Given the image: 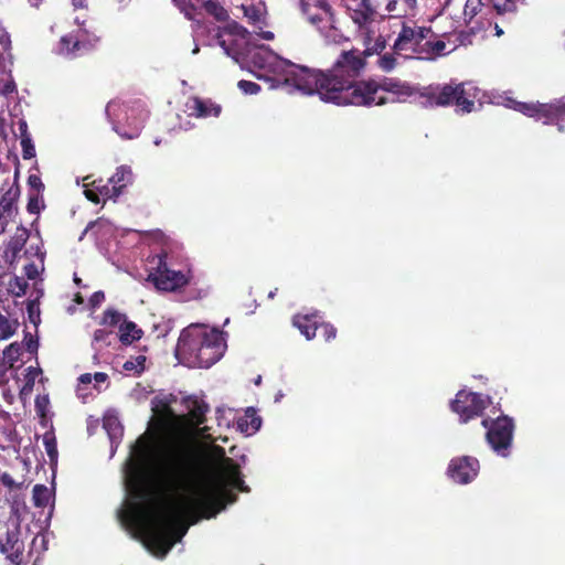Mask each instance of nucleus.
I'll return each instance as SVG.
<instances>
[{
    "instance_id": "f8f14e48",
    "label": "nucleus",
    "mask_w": 565,
    "mask_h": 565,
    "mask_svg": "<svg viewBox=\"0 0 565 565\" xmlns=\"http://www.w3.org/2000/svg\"><path fill=\"white\" fill-rule=\"evenodd\" d=\"M300 10L307 21L319 31H328L334 28L335 19L332 7L324 0H316L315 4L309 1H300Z\"/></svg>"
},
{
    "instance_id": "7ed1b4c3",
    "label": "nucleus",
    "mask_w": 565,
    "mask_h": 565,
    "mask_svg": "<svg viewBox=\"0 0 565 565\" xmlns=\"http://www.w3.org/2000/svg\"><path fill=\"white\" fill-rule=\"evenodd\" d=\"M225 348L223 333L216 329L183 330L178 339L177 352L194 356L201 367H210L223 355Z\"/></svg>"
},
{
    "instance_id": "423d86ee",
    "label": "nucleus",
    "mask_w": 565,
    "mask_h": 565,
    "mask_svg": "<svg viewBox=\"0 0 565 565\" xmlns=\"http://www.w3.org/2000/svg\"><path fill=\"white\" fill-rule=\"evenodd\" d=\"M481 424L487 428L486 440L492 450L502 457H508L515 428L513 419L501 415L495 419L484 418Z\"/></svg>"
},
{
    "instance_id": "79ce46f5",
    "label": "nucleus",
    "mask_w": 565,
    "mask_h": 565,
    "mask_svg": "<svg viewBox=\"0 0 565 565\" xmlns=\"http://www.w3.org/2000/svg\"><path fill=\"white\" fill-rule=\"evenodd\" d=\"M22 345L25 347L28 352L33 354L38 352L39 342L38 339L34 338L30 332H25Z\"/></svg>"
},
{
    "instance_id": "ea45409f",
    "label": "nucleus",
    "mask_w": 565,
    "mask_h": 565,
    "mask_svg": "<svg viewBox=\"0 0 565 565\" xmlns=\"http://www.w3.org/2000/svg\"><path fill=\"white\" fill-rule=\"evenodd\" d=\"M10 288L17 296H22L26 291L28 282L24 278L14 277L13 280L10 281Z\"/></svg>"
},
{
    "instance_id": "49530a36",
    "label": "nucleus",
    "mask_w": 565,
    "mask_h": 565,
    "mask_svg": "<svg viewBox=\"0 0 565 565\" xmlns=\"http://www.w3.org/2000/svg\"><path fill=\"white\" fill-rule=\"evenodd\" d=\"M0 481L4 487L9 488L10 490L19 489L21 487V483L15 482L11 475L8 472H3L0 476Z\"/></svg>"
},
{
    "instance_id": "c756f323",
    "label": "nucleus",
    "mask_w": 565,
    "mask_h": 565,
    "mask_svg": "<svg viewBox=\"0 0 565 565\" xmlns=\"http://www.w3.org/2000/svg\"><path fill=\"white\" fill-rule=\"evenodd\" d=\"M126 318L127 317L125 313H121L116 309L108 308L103 313L102 324L108 327H119L120 323H122Z\"/></svg>"
},
{
    "instance_id": "dca6fc26",
    "label": "nucleus",
    "mask_w": 565,
    "mask_h": 565,
    "mask_svg": "<svg viewBox=\"0 0 565 565\" xmlns=\"http://www.w3.org/2000/svg\"><path fill=\"white\" fill-rule=\"evenodd\" d=\"M189 115L196 118L218 117L222 113L221 105L212 99L198 96L191 97L186 103Z\"/></svg>"
},
{
    "instance_id": "cd10ccee",
    "label": "nucleus",
    "mask_w": 565,
    "mask_h": 565,
    "mask_svg": "<svg viewBox=\"0 0 565 565\" xmlns=\"http://www.w3.org/2000/svg\"><path fill=\"white\" fill-rule=\"evenodd\" d=\"M18 190L13 191L10 189L7 191L0 200V217L10 216L13 207V203L17 199Z\"/></svg>"
},
{
    "instance_id": "2f4dec72",
    "label": "nucleus",
    "mask_w": 565,
    "mask_h": 565,
    "mask_svg": "<svg viewBox=\"0 0 565 565\" xmlns=\"http://www.w3.org/2000/svg\"><path fill=\"white\" fill-rule=\"evenodd\" d=\"M397 53L393 52V53H385L383 55H380L379 60H377V66L384 71V72H391L395 68V66L397 65V58H396V55Z\"/></svg>"
},
{
    "instance_id": "f704fd0d",
    "label": "nucleus",
    "mask_w": 565,
    "mask_h": 565,
    "mask_svg": "<svg viewBox=\"0 0 565 565\" xmlns=\"http://www.w3.org/2000/svg\"><path fill=\"white\" fill-rule=\"evenodd\" d=\"M481 0H467L463 9V15L468 21H471L481 10Z\"/></svg>"
},
{
    "instance_id": "20e7f679",
    "label": "nucleus",
    "mask_w": 565,
    "mask_h": 565,
    "mask_svg": "<svg viewBox=\"0 0 565 565\" xmlns=\"http://www.w3.org/2000/svg\"><path fill=\"white\" fill-rule=\"evenodd\" d=\"M467 86H470V84L455 82L444 85H429L419 95L430 106L447 107L455 105L457 111L468 114L475 108L476 95L470 92L473 87L468 88Z\"/></svg>"
},
{
    "instance_id": "338daca9",
    "label": "nucleus",
    "mask_w": 565,
    "mask_h": 565,
    "mask_svg": "<svg viewBox=\"0 0 565 565\" xmlns=\"http://www.w3.org/2000/svg\"><path fill=\"white\" fill-rule=\"evenodd\" d=\"M78 35H79V36H83V38L86 40V42H94V38L96 36V35L90 36V35L87 33V31H84V30H81V31L78 32Z\"/></svg>"
},
{
    "instance_id": "69168bd1",
    "label": "nucleus",
    "mask_w": 565,
    "mask_h": 565,
    "mask_svg": "<svg viewBox=\"0 0 565 565\" xmlns=\"http://www.w3.org/2000/svg\"><path fill=\"white\" fill-rule=\"evenodd\" d=\"M121 106L115 102H110L106 106V113L109 115L110 111L115 110L116 108H120Z\"/></svg>"
},
{
    "instance_id": "1a4fd4ad",
    "label": "nucleus",
    "mask_w": 565,
    "mask_h": 565,
    "mask_svg": "<svg viewBox=\"0 0 565 565\" xmlns=\"http://www.w3.org/2000/svg\"><path fill=\"white\" fill-rule=\"evenodd\" d=\"M490 403L489 397L480 393L459 391L450 403V408L462 424L481 416Z\"/></svg>"
},
{
    "instance_id": "4c0bfd02",
    "label": "nucleus",
    "mask_w": 565,
    "mask_h": 565,
    "mask_svg": "<svg viewBox=\"0 0 565 565\" xmlns=\"http://www.w3.org/2000/svg\"><path fill=\"white\" fill-rule=\"evenodd\" d=\"M318 331H320L327 342L334 340L337 337V328L330 322L320 321Z\"/></svg>"
},
{
    "instance_id": "37998d69",
    "label": "nucleus",
    "mask_w": 565,
    "mask_h": 565,
    "mask_svg": "<svg viewBox=\"0 0 565 565\" xmlns=\"http://www.w3.org/2000/svg\"><path fill=\"white\" fill-rule=\"evenodd\" d=\"M113 332L107 331L105 329H97L94 332V342L95 343H103L105 345H110L109 338L111 337Z\"/></svg>"
},
{
    "instance_id": "412c9836",
    "label": "nucleus",
    "mask_w": 565,
    "mask_h": 565,
    "mask_svg": "<svg viewBox=\"0 0 565 565\" xmlns=\"http://www.w3.org/2000/svg\"><path fill=\"white\" fill-rule=\"evenodd\" d=\"M225 475L232 487L241 492H248L249 488L245 484L241 468L232 459L226 458L225 460Z\"/></svg>"
},
{
    "instance_id": "603ef678",
    "label": "nucleus",
    "mask_w": 565,
    "mask_h": 565,
    "mask_svg": "<svg viewBox=\"0 0 565 565\" xmlns=\"http://www.w3.org/2000/svg\"><path fill=\"white\" fill-rule=\"evenodd\" d=\"M40 545L42 551L47 550V541L44 535H35L31 543V548H36Z\"/></svg>"
},
{
    "instance_id": "5fc2aeb1",
    "label": "nucleus",
    "mask_w": 565,
    "mask_h": 565,
    "mask_svg": "<svg viewBox=\"0 0 565 565\" xmlns=\"http://www.w3.org/2000/svg\"><path fill=\"white\" fill-rule=\"evenodd\" d=\"M84 194H85V198L88 201H90V202H93L95 204H98L100 202V199H99L100 195L95 191L94 188L93 189H86L84 191Z\"/></svg>"
},
{
    "instance_id": "4468645a",
    "label": "nucleus",
    "mask_w": 565,
    "mask_h": 565,
    "mask_svg": "<svg viewBox=\"0 0 565 565\" xmlns=\"http://www.w3.org/2000/svg\"><path fill=\"white\" fill-rule=\"evenodd\" d=\"M480 463L476 457L460 456L450 460L447 475L456 483L467 484L476 479Z\"/></svg>"
},
{
    "instance_id": "c9c22d12",
    "label": "nucleus",
    "mask_w": 565,
    "mask_h": 565,
    "mask_svg": "<svg viewBox=\"0 0 565 565\" xmlns=\"http://www.w3.org/2000/svg\"><path fill=\"white\" fill-rule=\"evenodd\" d=\"M492 6L499 14L513 13L516 10L514 0H492Z\"/></svg>"
},
{
    "instance_id": "2eb2a0df",
    "label": "nucleus",
    "mask_w": 565,
    "mask_h": 565,
    "mask_svg": "<svg viewBox=\"0 0 565 565\" xmlns=\"http://www.w3.org/2000/svg\"><path fill=\"white\" fill-rule=\"evenodd\" d=\"M182 404L188 409V414L180 423L189 420L191 425L198 427L206 422V413L210 411V406L203 399L191 395L184 397Z\"/></svg>"
},
{
    "instance_id": "8fccbe9b",
    "label": "nucleus",
    "mask_w": 565,
    "mask_h": 565,
    "mask_svg": "<svg viewBox=\"0 0 565 565\" xmlns=\"http://www.w3.org/2000/svg\"><path fill=\"white\" fill-rule=\"evenodd\" d=\"M416 7V0H404L402 3V8L393 14L396 18H401L405 15L409 10H413Z\"/></svg>"
},
{
    "instance_id": "09e8293b",
    "label": "nucleus",
    "mask_w": 565,
    "mask_h": 565,
    "mask_svg": "<svg viewBox=\"0 0 565 565\" xmlns=\"http://www.w3.org/2000/svg\"><path fill=\"white\" fill-rule=\"evenodd\" d=\"M105 300V294L102 290L95 291L89 298V306L92 309L99 307Z\"/></svg>"
},
{
    "instance_id": "6ab92c4d",
    "label": "nucleus",
    "mask_w": 565,
    "mask_h": 565,
    "mask_svg": "<svg viewBox=\"0 0 565 565\" xmlns=\"http://www.w3.org/2000/svg\"><path fill=\"white\" fill-rule=\"evenodd\" d=\"M109 183L114 186V190L119 196L124 189L132 183L134 174L132 170L128 166H120L116 169V172L108 179Z\"/></svg>"
},
{
    "instance_id": "ddd939ff",
    "label": "nucleus",
    "mask_w": 565,
    "mask_h": 565,
    "mask_svg": "<svg viewBox=\"0 0 565 565\" xmlns=\"http://www.w3.org/2000/svg\"><path fill=\"white\" fill-rule=\"evenodd\" d=\"M177 402L173 394L164 396L157 395L151 401V411L154 415L153 425L158 430L170 428L174 423H180L185 416H180L172 409V404Z\"/></svg>"
},
{
    "instance_id": "473e14b6",
    "label": "nucleus",
    "mask_w": 565,
    "mask_h": 565,
    "mask_svg": "<svg viewBox=\"0 0 565 565\" xmlns=\"http://www.w3.org/2000/svg\"><path fill=\"white\" fill-rule=\"evenodd\" d=\"M135 452L141 463H145L149 460L150 445L145 437H140L138 439Z\"/></svg>"
},
{
    "instance_id": "0eeeda50",
    "label": "nucleus",
    "mask_w": 565,
    "mask_h": 565,
    "mask_svg": "<svg viewBox=\"0 0 565 565\" xmlns=\"http://www.w3.org/2000/svg\"><path fill=\"white\" fill-rule=\"evenodd\" d=\"M21 525L18 520L9 519L0 522V554L11 564H24V541L21 537Z\"/></svg>"
},
{
    "instance_id": "e2e57ef3",
    "label": "nucleus",
    "mask_w": 565,
    "mask_h": 565,
    "mask_svg": "<svg viewBox=\"0 0 565 565\" xmlns=\"http://www.w3.org/2000/svg\"><path fill=\"white\" fill-rule=\"evenodd\" d=\"M94 379H95L97 382L103 383V382H105V381L108 379V376H107V374H106V373H103V372H96V373L94 374Z\"/></svg>"
},
{
    "instance_id": "72a5a7b5",
    "label": "nucleus",
    "mask_w": 565,
    "mask_h": 565,
    "mask_svg": "<svg viewBox=\"0 0 565 565\" xmlns=\"http://www.w3.org/2000/svg\"><path fill=\"white\" fill-rule=\"evenodd\" d=\"M446 49V43L444 41H426L423 44V53L428 55H441Z\"/></svg>"
},
{
    "instance_id": "4be33fe9",
    "label": "nucleus",
    "mask_w": 565,
    "mask_h": 565,
    "mask_svg": "<svg viewBox=\"0 0 565 565\" xmlns=\"http://www.w3.org/2000/svg\"><path fill=\"white\" fill-rule=\"evenodd\" d=\"M23 345L20 342L10 343L2 352L0 360V366L3 370H11L14 367L15 362L20 360L22 354Z\"/></svg>"
},
{
    "instance_id": "13d9d810",
    "label": "nucleus",
    "mask_w": 565,
    "mask_h": 565,
    "mask_svg": "<svg viewBox=\"0 0 565 565\" xmlns=\"http://www.w3.org/2000/svg\"><path fill=\"white\" fill-rule=\"evenodd\" d=\"M28 211L30 213H38V199L36 198H30L28 203Z\"/></svg>"
},
{
    "instance_id": "a878e982",
    "label": "nucleus",
    "mask_w": 565,
    "mask_h": 565,
    "mask_svg": "<svg viewBox=\"0 0 565 565\" xmlns=\"http://www.w3.org/2000/svg\"><path fill=\"white\" fill-rule=\"evenodd\" d=\"M51 499V490L44 484H35L33 488V502L38 508H45Z\"/></svg>"
},
{
    "instance_id": "f3484780",
    "label": "nucleus",
    "mask_w": 565,
    "mask_h": 565,
    "mask_svg": "<svg viewBox=\"0 0 565 565\" xmlns=\"http://www.w3.org/2000/svg\"><path fill=\"white\" fill-rule=\"evenodd\" d=\"M383 0H361L359 8L353 9L351 12L352 21L364 28L375 21L377 15V9L382 4Z\"/></svg>"
},
{
    "instance_id": "e433bc0d",
    "label": "nucleus",
    "mask_w": 565,
    "mask_h": 565,
    "mask_svg": "<svg viewBox=\"0 0 565 565\" xmlns=\"http://www.w3.org/2000/svg\"><path fill=\"white\" fill-rule=\"evenodd\" d=\"M49 405H50L49 395H46V394L38 395L35 397L34 407H35V412L39 417H41V418L46 417Z\"/></svg>"
},
{
    "instance_id": "774afa93",
    "label": "nucleus",
    "mask_w": 565,
    "mask_h": 565,
    "mask_svg": "<svg viewBox=\"0 0 565 565\" xmlns=\"http://www.w3.org/2000/svg\"><path fill=\"white\" fill-rule=\"evenodd\" d=\"M79 382L83 384H88L92 382V375L89 373L82 374L79 376Z\"/></svg>"
},
{
    "instance_id": "680f3d73",
    "label": "nucleus",
    "mask_w": 565,
    "mask_h": 565,
    "mask_svg": "<svg viewBox=\"0 0 565 565\" xmlns=\"http://www.w3.org/2000/svg\"><path fill=\"white\" fill-rule=\"evenodd\" d=\"M146 362V356L139 355L136 358L135 363L138 366L139 371H143V364Z\"/></svg>"
},
{
    "instance_id": "c03bdc74",
    "label": "nucleus",
    "mask_w": 565,
    "mask_h": 565,
    "mask_svg": "<svg viewBox=\"0 0 565 565\" xmlns=\"http://www.w3.org/2000/svg\"><path fill=\"white\" fill-rule=\"evenodd\" d=\"M74 34L70 33L66 35H63L60 40V51L64 55H70V49L72 47Z\"/></svg>"
},
{
    "instance_id": "393cba45",
    "label": "nucleus",
    "mask_w": 565,
    "mask_h": 565,
    "mask_svg": "<svg viewBox=\"0 0 565 565\" xmlns=\"http://www.w3.org/2000/svg\"><path fill=\"white\" fill-rule=\"evenodd\" d=\"M203 8L207 14L212 15L218 22H224L228 19L226 9L217 1H204Z\"/></svg>"
},
{
    "instance_id": "c85d7f7f",
    "label": "nucleus",
    "mask_w": 565,
    "mask_h": 565,
    "mask_svg": "<svg viewBox=\"0 0 565 565\" xmlns=\"http://www.w3.org/2000/svg\"><path fill=\"white\" fill-rule=\"evenodd\" d=\"M42 373L39 366H29L24 373V385L21 388L22 394H30L33 391L36 377Z\"/></svg>"
},
{
    "instance_id": "39448f33",
    "label": "nucleus",
    "mask_w": 565,
    "mask_h": 565,
    "mask_svg": "<svg viewBox=\"0 0 565 565\" xmlns=\"http://www.w3.org/2000/svg\"><path fill=\"white\" fill-rule=\"evenodd\" d=\"M364 102L361 106L371 107L373 105L382 106L388 103V98L381 95V92L391 93L396 96V100H405L414 94V88L406 82L398 78L383 77L381 81L367 78V83L363 85Z\"/></svg>"
},
{
    "instance_id": "f03ea898",
    "label": "nucleus",
    "mask_w": 565,
    "mask_h": 565,
    "mask_svg": "<svg viewBox=\"0 0 565 565\" xmlns=\"http://www.w3.org/2000/svg\"><path fill=\"white\" fill-rule=\"evenodd\" d=\"M369 56L370 50L342 51L333 65L326 71L291 64L285 73V83L303 94H317L326 103L361 106L365 100L363 85L367 79L359 77L366 68Z\"/></svg>"
},
{
    "instance_id": "0e129e2a",
    "label": "nucleus",
    "mask_w": 565,
    "mask_h": 565,
    "mask_svg": "<svg viewBox=\"0 0 565 565\" xmlns=\"http://www.w3.org/2000/svg\"><path fill=\"white\" fill-rule=\"evenodd\" d=\"M72 4L75 9H85L87 8V4L85 3V0H72Z\"/></svg>"
},
{
    "instance_id": "a18cd8bd",
    "label": "nucleus",
    "mask_w": 565,
    "mask_h": 565,
    "mask_svg": "<svg viewBox=\"0 0 565 565\" xmlns=\"http://www.w3.org/2000/svg\"><path fill=\"white\" fill-rule=\"evenodd\" d=\"M22 151H23V158L24 159H31L35 156V149L32 145L30 138H23L21 140Z\"/></svg>"
},
{
    "instance_id": "864d4df0",
    "label": "nucleus",
    "mask_w": 565,
    "mask_h": 565,
    "mask_svg": "<svg viewBox=\"0 0 565 565\" xmlns=\"http://www.w3.org/2000/svg\"><path fill=\"white\" fill-rule=\"evenodd\" d=\"M24 274L28 277V279H35L39 275L36 265L33 263L26 264L24 266Z\"/></svg>"
},
{
    "instance_id": "6e6d98bb",
    "label": "nucleus",
    "mask_w": 565,
    "mask_h": 565,
    "mask_svg": "<svg viewBox=\"0 0 565 565\" xmlns=\"http://www.w3.org/2000/svg\"><path fill=\"white\" fill-rule=\"evenodd\" d=\"M28 183L30 184V186L36 189V190H40V189H43L44 185L41 181V179L35 175V174H31L28 179Z\"/></svg>"
},
{
    "instance_id": "9d476101",
    "label": "nucleus",
    "mask_w": 565,
    "mask_h": 565,
    "mask_svg": "<svg viewBox=\"0 0 565 565\" xmlns=\"http://www.w3.org/2000/svg\"><path fill=\"white\" fill-rule=\"evenodd\" d=\"M513 108L529 117L543 119L545 124H552L565 118V99H554L551 103H521L513 102Z\"/></svg>"
},
{
    "instance_id": "4d7b16f0",
    "label": "nucleus",
    "mask_w": 565,
    "mask_h": 565,
    "mask_svg": "<svg viewBox=\"0 0 565 565\" xmlns=\"http://www.w3.org/2000/svg\"><path fill=\"white\" fill-rule=\"evenodd\" d=\"M17 90V86L13 82L6 83L1 88V94L4 96H9Z\"/></svg>"
},
{
    "instance_id": "a19ab883",
    "label": "nucleus",
    "mask_w": 565,
    "mask_h": 565,
    "mask_svg": "<svg viewBox=\"0 0 565 565\" xmlns=\"http://www.w3.org/2000/svg\"><path fill=\"white\" fill-rule=\"evenodd\" d=\"M238 88L245 94H257L260 90V86L257 83L242 79L237 84Z\"/></svg>"
},
{
    "instance_id": "5701e85b",
    "label": "nucleus",
    "mask_w": 565,
    "mask_h": 565,
    "mask_svg": "<svg viewBox=\"0 0 565 565\" xmlns=\"http://www.w3.org/2000/svg\"><path fill=\"white\" fill-rule=\"evenodd\" d=\"M100 41V36H95L94 42H86L83 36L74 35L72 47L70 49V55L72 57L78 56L85 52L93 50Z\"/></svg>"
},
{
    "instance_id": "de8ad7c7",
    "label": "nucleus",
    "mask_w": 565,
    "mask_h": 565,
    "mask_svg": "<svg viewBox=\"0 0 565 565\" xmlns=\"http://www.w3.org/2000/svg\"><path fill=\"white\" fill-rule=\"evenodd\" d=\"M244 14L253 23L258 22L260 20L259 10L254 6L244 7Z\"/></svg>"
},
{
    "instance_id": "f257e3e1",
    "label": "nucleus",
    "mask_w": 565,
    "mask_h": 565,
    "mask_svg": "<svg viewBox=\"0 0 565 565\" xmlns=\"http://www.w3.org/2000/svg\"><path fill=\"white\" fill-rule=\"evenodd\" d=\"M158 478L169 492L159 500L140 472L131 483V497L137 500L120 512V520L139 530L146 546L158 557H164L188 532L184 515L210 519L235 501L234 494L211 480L195 449L185 441L170 444L157 466Z\"/></svg>"
},
{
    "instance_id": "bb28decb",
    "label": "nucleus",
    "mask_w": 565,
    "mask_h": 565,
    "mask_svg": "<svg viewBox=\"0 0 565 565\" xmlns=\"http://www.w3.org/2000/svg\"><path fill=\"white\" fill-rule=\"evenodd\" d=\"M90 185L95 189V191L104 198V200H116L117 193L114 190V186L109 183H104L103 179L94 180Z\"/></svg>"
},
{
    "instance_id": "6e6552de",
    "label": "nucleus",
    "mask_w": 565,
    "mask_h": 565,
    "mask_svg": "<svg viewBox=\"0 0 565 565\" xmlns=\"http://www.w3.org/2000/svg\"><path fill=\"white\" fill-rule=\"evenodd\" d=\"M167 255H160L154 273H150L148 281L160 291H178L191 282L190 271L173 270L168 267Z\"/></svg>"
},
{
    "instance_id": "bf43d9fd",
    "label": "nucleus",
    "mask_w": 565,
    "mask_h": 565,
    "mask_svg": "<svg viewBox=\"0 0 565 565\" xmlns=\"http://www.w3.org/2000/svg\"><path fill=\"white\" fill-rule=\"evenodd\" d=\"M398 4H399V1H398V0H390V1L387 2V4H386V11H387L388 13H393V12H395V11H397V12H398V10H397V6H398Z\"/></svg>"
},
{
    "instance_id": "7c9ffc66",
    "label": "nucleus",
    "mask_w": 565,
    "mask_h": 565,
    "mask_svg": "<svg viewBox=\"0 0 565 565\" xmlns=\"http://www.w3.org/2000/svg\"><path fill=\"white\" fill-rule=\"evenodd\" d=\"M246 417L250 418V422L248 423L247 419H241L238 422V426L242 430L248 431L249 429L254 433L259 429L262 419L255 415L253 409H248L246 412Z\"/></svg>"
},
{
    "instance_id": "052dcab7",
    "label": "nucleus",
    "mask_w": 565,
    "mask_h": 565,
    "mask_svg": "<svg viewBox=\"0 0 565 565\" xmlns=\"http://www.w3.org/2000/svg\"><path fill=\"white\" fill-rule=\"evenodd\" d=\"M124 370L126 371H136L140 373L138 366L136 365L135 361H126L122 365Z\"/></svg>"
},
{
    "instance_id": "58836bf2",
    "label": "nucleus",
    "mask_w": 565,
    "mask_h": 565,
    "mask_svg": "<svg viewBox=\"0 0 565 565\" xmlns=\"http://www.w3.org/2000/svg\"><path fill=\"white\" fill-rule=\"evenodd\" d=\"M43 441L50 459H55L57 457V444L55 437L53 435L45 434Z\"/></svg>"
},
{
    "instance_id": "9b49d317",
    "label": "nucleus",
    "mask_w": 565,
    "mask_h": 565,
    "mask_svg": "<svg viewBox=\"0 0 565 565\" xmlns=\"http://www.w3.org/2000/svg\"><path fill=\"white\" fill-rule=\"evenodd\" d=\"M401 30L393 44L395 53L409 52L423 54L422 42L431 32L430 28L425 26H411L405 21H399Z\"/></svg>"
},
{
    "instance_id": "3c124183",
    "label": "nucleus",
    "mask_w": 565,
    "mask_h": 565,
    "mask_svg": "<svg viewBox=\"0 0 565 565\" xmlns=\"http://www.w3.org/2000/svg\"><path fill=\"white\" fill-rule=\"evenodd\" d=\"M386 47V41L383 36H379L375 42H374V45L369 49L370 52H371V55L376 53V54H380L382 51H384Z\"/></svg>"
},
{
    "instance_id": "b1692460",
    "label": "nucleus",
    "mask_w": 565,
    "mask_h": 565,
    "mask_svg": "<svg viewBox=\"0 0 565 565\" xmlns=\"http://www.w3.org/2000/svg\"><path fill=\"white\" fill-rule=\"evenodd\" d=\"M19 321L0 312V341L10 339L18 330Z\"/></svg>"
},
{
    "instance_id": "aec40b11",
    "label": "nucleus",
    "mask_w": 565,
    "mask_h": 565,
    "mask_svg": "<svg viewBox=\"0 0 565 565\" xmlns=\"http://www.w3.org/2000/svg\"><path fill=\"white\" fill-rule=\"evenodd\" d=\"M143 331L140 329L135 322L127 320V318L124 320L122 323L119 326V341L124 345H130L135 341H138L142 338Z\"/></svg>"
},
{
    "instance_id": "a211bd4d",
    "label": "nucleus",
    "mask_w": 565,
    "mask_h": 565,
    "mask_svg": "<svg viewBox=\"0 0 565 565\" xmlns=\"http://www.w3.org/2000/svg\"><path fill=\"white\" fill-rule=\"evenodd\" d=\"M320 317L316 313L295 315L292 326L297 328L307 340H312L319 329Z\"/></svg>"
}]
</instances>
